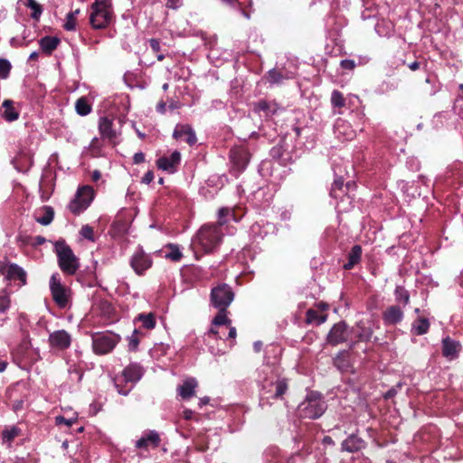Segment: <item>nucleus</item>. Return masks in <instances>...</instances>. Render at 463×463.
<instances>
[{"label": "nucleus", "instance_id": "1", "mask_svg": "<svg viewBox=\"0 0 463 463\" xmlns=\"http://www.w3.org/2000/svg\"><path fill=\"white\" fill-rule=\"evenodd\" d=\"M222 236L220 225L205 224L198 231L193 242L198 244L205 253H210L220 245Z\"/></svg>", "mask_w": 463, "mask_h": 463}, {"label": "nucleus", "instance_id": "2", "mask_svg": "<svg viewBox=\"0 0 463 463\" xmlns=\"http://www.w3.org/2000/svg\"><path fill=\"white\" fill-rule=\"evenodd\" d=\"M54 249L61 270L66 275H74L80 268V261L71 247L61 240L55 242Z\"/></svg>", "mask_w": 463, "mask_h": 463}, {"label": "nucleus", "instance_id": "3", "mask_svg": "<svg viewBox=\"0 0 463 463\" xmlns=\"http://www.w3.org/2000/svg\"><path fill=\"white\" fill-rule=\"evenodd\" d=\"M143 375V369L138 364H130L127 366L120 376L114 380L115 387L118 392L122 395H128L132 385L138 382Z\"/></svg>", "mask_w": 463, "mask_h": 463}, {"label": "nucleus", "instance_id": "4", "mask_svg": "<svg viewBox=\"0 0 463 463\" xmlns=\"http://www.w3.org/2000/svg\"><path fill=\"white\" fill-rule=\"evenodd\" d=\"M326 410V403L317 392H310L298 406V412L302 418L317 419Z\"/></svg>", "mask_w": 463, "mask_h": 463}, {"label": "nucleus", "instance_id": "5", "mask_svg": "<svg viewBox=\"0 0 463 463\" xmlns=\"http://www.w3.org/2000/svg\"><path fill=\"white\" fill-rule=\"evenodd\" d=\"M112 19V10L107 0H95L90 6V23L94 29L106 28Z\"/></svg>", "mask_w": 463, "mask_h": 463}, {"label": "nucleus", "instance_id": "6", "mask_svg": "<svg viewBox=\"0 0 463 463\" xmlns=\"http://www.w3.org/2000/svg\"><path fill=\"white\" fill-rule=\"evenodd\" d=\"M120 336L112 332H98L92 335V349L96 354L110 353L120 341Z\"/></svg>", "mask_w": 463, "mask_h": 463}, {"label": "nucleus", "instance_id": "7", "mask_svg": "<svg viewBox=\"0 0 463 463\" xmlns=\"http://www.w3.org/2000/svg\"><path fill=\"white\" fill-rule=\"evenodd\" d=\"M211 303L219 310H226L234 298L232 288L225 284H219L211 290Z\"/></svg>", "mask_w": 463, "mask_h": 463}, {"label": "nucleus", "instance_id": "8", "mask_svg": "<svg viewBox=\"0 0 463 463\" xmlns=\"http://www.w3.org/2000/svg\"><path fill=\"white\" fill-rule=\"evenodd\" d=\"M50 289L52 298L58 307L63 308L67 306L70 297V289L61 281L60 275L54 273L50 279Z\"/></svg>", "mask_w": 463, "mask_h": 463}, {"label": "nucleus", "instance_id": "9", "mask_svg": "<svg viewBox=\"0 0 463 463\" xmlns=\"http://www.w3.org/2000/svg\"><path fill=\"white\" fill-rule=\"evenodd\" d=\"M350 330L345 321L335 324L327 334L326 341L331 345H337L346 342L349 338Z\"/></svg>", "mask_w": 463, "mask_h": 463}, {"label": "nucleus", "instance_id": "10", "mask_svg": "<svg viewBox=\"0 0 463 463\" xmlns=\"http://www.w3.org/2000/svg\"><path fill=\"white\" fill-rule=\"evenodd\" d=\"M72 337L66 330L53 331L49 335L48 343L51 349L54 351H64L71 345Z\"/></svg>", "mask_w": 463, "mask_h": 463}, {"label": "nucleus", "instance_id": "11", "mask_svg": "<svg viewBox=\"0 0 463 463\" xmlns=\"http://www.w3.org/2000/svg\"><path fill=\"white\" fill-rule=\"evenodd\" d=\"M153 260L151 257L146 254L142 248H138L130 259V266L134 271L141 276L146 270L151 268Z\"/></svg>", "mask_w": 463, "mask_h": 463}, {"label": "nucleus", "instance_id": "12", "mask_svg": "<svg viewBox=\"0 0 463 463\" xmlns=\"http://www.w3.org/2000/svg\"><path fill=\"white\" fill-rule=\"evenodd\" d=\"M0 272L9 280H19L22 285L26 284V272L15 263H0Z\"/></svg>", "mask_w": 463, "mask_h": 463}, {"label": "nucleus", "instance_id": "13", "mask_svg": "<svg viewBox=\"0 0 463 463\" xmlns=\"http://www.w3.org/2000/svg\"><path fill=\"white\" fill-rule=\"evenodd\" d=\"M181 162V154L178 151H174L170 156H162L156 160V166L170 174L176 171L177 166Z\"/></svg>", "mask_w": 463, "mask_h": 463}, {"label": "nucleus", "instance_id": "14", "mask_svg": "<svg viewBox=\"0 0 463 463\" xmlns=\"http://www.w3.org/2000/svg\"><path fill=\"white\" fill-rule=\"evenodd\" d=\"M161 438L158 432L156 430H148L143 434V436L136 441L137 449H147L149 447L156 449L159 447Z\"/></svg>", "mask_w": 463, "mask_h": 463}, {"label": "nucleus", "instance_id": "15", "mask_svg": "<svg viewBox=\"0 0 463 463\" xmlns=\"http://www.w3.org/2000/svg\"><path fill=\"white\" fill-rule=\"evenodd\" d=\"M275 386V392L271 394L269 397L273 399H279L288 390V383L286 380H277L275 383L273 381L268 382L266 378L263 379L262 385V394H269L271 392L269 387Z\"/></svg>", "mask_w": 463, "mask_h": 463}, {"label": "nucleus", "instance_id": "16", "mask_svg": "<svg viewBox=\"0 0 463 463\" xmlns=\"http://www.w3.org/2000/svg\"><path fill=\"white\" fill-rule=\"evenodd\" d=\"M173 137L175 139L184 138L185 142L190 146L194 145L197 141L195 132L189 125H177L174 130Z\"/></svg>", "mask_w": 463, "mask_h": 463}, {"label": "nucleus", "instance_id": "17", "mask_svg": "<svg viewBox=\"0 0 463 463\" xmlns=\"http://www.w3.org/2000/svg\"><path fill=\"white\" fill-rule=\"evenodd\" d=\"M403 318V311L398 305H392L383 313V319L387 325H396Z\"/></svg>", "mask_w": 463, "mask_h": 463}, {"label": "nucleus", "instance_id": "18", "mask_svg": "<svg viewBox=\"0 0 463 463\" xmlns=\"http://www.w3.org/2000/svg\"><path fill=\"white\" fill-rule=\"evenodd\" d=\"M198 383L194 378H187L177 387V393L183 400H189L195 395Z\"/></svg>", "mask_w": 463, "mask_h": 463}, {"label": "nucleus", "instance_id": "19", "mask_svg": "<svg viewBox=\"0 0 463 463\" xmlns=\"http://www.w3.org/2000/svg\"><path fill=\"white\" fill-rule=\"evenodd\" d=\"M460 350V345L458 342L452 340L449 337H446L442 340V354L452 360L458 356Z\"/></svg>", "mask_w": 463, "mask_h": 463}, {"label": "nucleus", "instance_id": "20", "mask_svg": "<svg viewBox=\"0 0 463 463\" xmlns=\"http://www.w3.org/2000/svg\"><path fill=\"white\" fill-rule=\"evenodd\" d=\"M364 440L354 434L350 435L341 444L342 450L347 451L350 453L356 452V451L360 450L362 448H364Z\"/></svg>", "mask_w": 463, "mask_h": 463}, {"label": "nucleus", "instance_id": "21", "mask_svg": "<svg viewBox=\"0 0 463 463\" xmlns=\"http://www.w3.org/2000/svg\"><path fill=\"white\" fill-rule=\"evenodd\" d=\"M231 159L239 169H244L249 163L250 156L247 150L236 148L231 151Z\"/></svg>", "mask_w": 463, "mask_h": 463}, {"label": "nucleus", "instance_id": "22", "mask_svg": "<svg viewBox=\"0 0 463 463\" xmlns=\"http://www.w3.org/2000/svg\"><path fill=\"white\" fill-rule=\"evenodd\" d=\"M280 107L274 101L260 100L255 104V110L263 111L266 117H271L275 115Z\"/></svg>", "mask_w": 463, "mask_h": 463}, {"label": "nucleus", "instance_id": "23", "mask_svg": "<svg viewBox=\"0 0 463 463\" xmlns=\"http://www.w3.org/2000/svg\"><path fill=\"white\" fill-rule=\"evenodd\" d=\"M99 129L103 138L112 139L116 137V132L112 128V120L106 117L99 119Z\"/></svg>", "mask_w": 463, "mask_h": 463}, {"label": "nucleus", "instance_id": "24", "mask_svg": "<svg viewBox=\"0 0 463 463\" xmlns=\"http://www.w3.org/2000/svg\"><path fill=\"white\" fill-rule=\"evenodd\" d=\"M60 39L53 36H45L39 42L40 47L43 52L50 55L59 45Z\"/></svg>", "mask_w": 463, "mask_h": 463}, {"label": "nucleus", "instance_id": "25", "mask_svg": "<svg viewBox=\"0 0 463 463\" xmlns=\"http://www.w3.org/2000/svg\"><path fill=\"white\" fill-rule=\"evenodd\" d=\"M362 257V247L360 245H354L352 247L348 253V261L344 265L345 269H351L355 264L361 260Z\"/></svg>", "mask_w": 463, "mask_h": 463}, {"label": "nucleus", "instance_id": "26", "mask_svg": "<svg viewBox=\"0 0 463 463\" xmlns=\"http://www.w3.org/2000/svg\"><path fill=\"white\" fill-rule=\"evenodd\" d=\"M2 106L4 108L3 117L5 120L11 122L18 118L19 114L14 108L13 100L5 99Z\"/></svg>", "mask_w": 463, "mask_h": 463}, {"label": "nucleus", "instance_id": "27", "mask_svg": "<svg viewBox=\"0 0 463 463\" xmlns=\"http://www.w3.org/2000/svg\"><path fill=\"white\" fill-rule=\"evenodd\" d=\"M353 185H354L353 184L347 183L345 185L346 189L343 190L344 181L342 180V178H337L334 181V183L332 184L330 195L334 198H338L339 196H341L339 192H341L343 194H345V191H348L349 188Z\"/></svg>", "mask_w": 463, "mask_h": 463}, {"label": "nucleus", "instance_id": "28", "mask_svg": "<svg viewBox=\"0 0 463 463\" xmlns=\"http://www.w3.org/2000/svg\"><path fill=\"white\" fill-rule=\"evenodd\" d=\"M77 194L80 198V202L86 203V209H87L89 207V205L90 204L91 201L93 200V194H94L93 189L89 185L82 186L78 189Z\"/></svg>", "mask_w": 463, "mask_h": 463}, {"label": "nucleus", "instance_id": "29", "mask_svg": "<svg viewBox=\"0 0 463 463\" xmlns=\"http://www.w3.org/2000/svg\"><path fill=\"white\" fill-rule=\"evenodd\" d=\"M77 194L80 198V202L86 203V209H87L89 207V205L90 204L91 201L93 200V194H94L93 189L89 185L82 186L78 189Z\"/></svg>", "mask_w": 463, "mask_h": 463}, {"label": "nucleus", "instance_id": "30", "mask_svg": "<svg viewBox=\"0 0 463 463\" xmlns=\"http://www.w3.org/2000/svg\"><path fill=\"white\" fill-rule=\"evenodd\" d=\"M356 337L359 341H369L373 335V329L365 326L363 321L356 324Z\"/></svg>", "mask_w": 463, "mask_h": 463}, {"label": "nucleus", "instance_id": "31", "mask_svg": "<svg viewBox=\"0 0 463 463\" xmlns=\"http://www.w3.org/2000/svg\"><path fill=\"white\" fill-rule=\"evenodd\" d=\"M138 321L142 323V326L146 329H153L156 326V318L153 313L139 314L134 322Z\"/></svg>", "mask_w": 463, "mask_h": 463}, {"label": "nucleus", "instance_id": "32", "mask_svg": "<svg viewBox=\"0 0 463 463\" xmlns=\"http://www.w3.org/2000/svg\"><path fill=\"white\" fill-rule=\"evenodd\" d=\"M326 317L325 314H319L317 310L308 309L306 314V322L307 324L316 323L321 325L326 320Z\"/></svg>", "mask_w": 463, "mask_h": 463}, {"label": "nucleus", "instance_id": "33", "mask_svg": "<svg viewBox=\"0 0 463 463\" xmlns=\"http://www.w3.org/2000/svg\"><path fill=\"white\" fill-rule=\"evenodd\" d=\"M75 109L80 116H87L91 111V106L87 98L81 97L77 99L75 103Z\"/></svg>", "mask_w": 463, "mask_h": 463}, {"label": "nucleus", "instance_id": "34", "mask_svg": "<svg viewBox=\"0 0 463 463\" xmlns=\"http://www.w3.org/2000/svg\"><path fill=\"white\" fill-rule=\"evenodd\" d=\"M395 300L398 303L403 304V306H407L410 302V294L408 290L405 289L402 286H397L394 290Z\"/></svg>", "mask_w": 463, "mask_h": 463}, {"label": "nucleus", "instance_id": "35", "mask_svg": "<svg viewBox=\"0 0 463 463\" xmlns=\"http://www.w3.org/2000/svg\"><path fill=\"white\" fill-rule=\"evenodd\" d=\"M20 434L21 430L18 427L13 426L10 428H6L2 432V439L4 442L11 443Z\"/></svg>", "mask_w": 463, "mask_h": 463}, {"label": "nucleus", "instance_id": "36", "mask_svg": "<svg viewBox=\"0 0 463 463\" xmlns=\"http://www.w3.org/2000/svg\"><path fill=\"white\" fill-rule=\"evenodd\" d=\"M416 335H421L426 334L430 328V322L426 318H420L412 326Z\"/></svg>", "mask_w": 463, "mask_h": 463}, {"label": "nucleus", "instance_id": "37", "mask_svg": "<svg viewBox=\"0 0 463 463\" xmlns=\"http://www.w3.org/2000/svg\"><path fill=\"white\" fill-rule=\"evenodd\" d=\"M69 210L75 215L80 214L86 210V203L80 202V198L76 194L75 198L70 203Z\"/></svg>", "mask_w": 463, "mask_h": 463}, {"label": "nucleus", "instance_id": "38", "mask_svg": "<svg viewBox=\"0 0 463 463\" xmlns=\"http://www.w3.org/2000/svg\"><path fill=\"white\" fill-rule=\"evenodd\" d=\"M44 214L41 217L36 218V222L41 223L42 225H49L54 217V211L52 207L51 206H44L43 207Z\"/></svg>", "mask_w": 463, "mask_h": 463}, {"label": "nucleus", "instance_id": "39", "mask_svg": "<svg viewBox=\"0 0 463 463\" xmlns=\"http://www.w3.org/2000/svg\"><path fill=\"white\" fill-rule=\"evenodd\" d=\"M167 248L169 251L165 254L166 259L173 261H179L182 259L183 254L177 245L170 243L167 245Z\"/></svg>", "mask_w": 463, "mask_h": 463}, {"label": "nucleus", "instance_id": "40", "mask_svg": "<svg viewBox=\"0 0 463 463\" xmlns=\"http://www.w3.org/2000/svg\"><path fill=\"white\" fill-rule=\"evenodd\" d=\"M285 79V76L276 69L269 71L267 74V80L270 84H280Z\"/></svg>", "mask_w": 463, "mask_h": 463}, {"label": "nucleus", "instance_id": "41", "mask_svg": "<svg viewBox=\"0 0 463 463\" xmlns=\"http://www.w3.org/2000/svg\"><path fill=\"white\" fill-rule=\"evenodd\" d=\"M25 5L33 11V13L31 14V17L34 20H38L43 13L42 5L38 4L35 0H27Z\"/></svg>", "mask_w": 463, "mask_h": 463}, {"label": "nucleus", "instance_id": "42", "mask_svg": "<svg viewBox=\"0 0 463 463\" xmlns=\"http://www.w3.org/2000/svg\"><path fill=\"white\" fill-rule=\"evenodd\" d=\"M331 104L335 108H343L345 106V99L339 90H333L331 94Z\"/></svg>", "mask_w": 463, "mask_h": 463}, {"label": "nucleus", "instance_id": "43", "mask_svg": "<svg viewBox=\"0 0 463 463\" xmlns=\"http://www.w3.org/2000/svg\"><path fill=\"white\" fill-rule=\"evenodd\" d=\"M141 332L138 329H135L131 335L128 337V349L130 351H136L140 342Z\"/></svg>", "mask_w": 463, "mask_h": 463}, {"label": "nucleus", "instance_id": "44", "mask_svg": "<svg viewBox=\"0 0 463 463\" xmlns=\"http://www.w3.org/2000/svg\"><path fill=\"white\" fill-rule=\"evenodd\" d=\"M213 324L215 326H230L231 320L227 317L226 310H219L218 314L213 318Z\"/></svg>", "mask_w": 463, "mask_h": 463}, {"label": "nucleus", "instance_id": "45", "mask_svg": "<svg viewBox=\"0 0 463 463\" xmlns=\"http://www.w3.org/2000/svg\"><path fill=\"white\" fill-rule=\"evenodd\" d=\"M12 65L6 59H0V78L6 79L10 74Z\"/></svg>", "mask_w": 463, "mask_h": 463}, {"label": "nucleus", "instance_id": "46", "mask_svg": "<svg viewBox=\"0 0 463 463\" xmlns=\"http://www.w3.org/2000/svg\"><path fill=\"white\" fill-rule=\"evenodd\" d=\"M232 214V211L228 207H222L218 211V222L214 223L215 225H220L222 228V225L226 223V220L224 219L226 216Z\"/></svg>", "mask_w": 463, "mask_h": 463}, {"label": "nucleus", "instance_id": "47", "mask_svg": "<svg viewBox=\"0 0 463 463\" xmlns=\"http://www.w3.org/2000/svg\"><path fill=\"white\" fill-rule=\"evenodd\" d=\"M63 27L67 31H74L75 30V28H76L75 13L67 14L66 21H65Z\"/></svg>", "mask_w": 463, "mask_h": 463}, {"label": "nucleus", "instance_id": "48", "mask_svg": "<svg viewBox=\"0 0 463 463\" xmlns=\"http://www.w3.org/2000/svg\"><path fill=\"white\" fill-rule=\"evenodd\" d=\"M80 235L89 240L93 241H94V232L93 228L90 225H83L80 229Z\"/></svg>", "mask_w": 463, "mask_h": 463}, {"label": "nucleus", "instance_id": "49", "mask_svg": "<svg viewBox=\"0 0 463 463\" xmlns=\"http://www.w3.org/2000/svg\"><path fill=\"white\" fill-rule=\"evenodd\" d=\"M10 307V299L6 295H0V313H5Z\"/></svg>", "mask_w": 463, "mask_h": 463}, {"label": "nucleus", "instance_id": "50", "mask_svg": "<svg viewBox=\"0 0 463 463\" xmlns=\"http://www.w3.org/2000/svg\"><path fill=\"white\" fill-rule=\"evenodd\" d=\"M340 66L341 68H343L344 70H349V71H352L355 68L356 64L354 62V60H342L341 62H340Z\"/></svg>", "mask_w": 463, "mask_h": 463}, {"label": "nucleus", "instance_id": "51", "mask_svg": "<svg viewBox=\"0 0 463 463\" xmlns=\"http://www.w3.org/2000/svg\"><path fill=\"white\" fill-rule=\"evenodd\" d=\"M182 0H166L165 5L168 8L176 10L182 5Z\"/></svg>", "mask_w": 463, "mask_h": 463}, {"label": "nucleus", "instance_id": "52", "mask_svg": "<svg viewBox=\"0 0 463 463\" xmlns=\"http://www.w3.org/2000/svg\"><path fill=\"white\" fill-rule=\"evenodd\" d=\"M55 420H56V423L57 424L63 423V424H65V425H67L69 427L71 426L74 423V420L72 419L68 420V419H65L62 416H58V417H56Z\"/></svg>", "mask_w": 463, "mask_h": 463}, {"label": "nucleus", "instance_id": "53", "mask_svg": "<svg viewBox=\"0 0 463 463\" xmlns=\"http://www.w3.org/2000/svg\"><path fill=\"white\" fill-rule=\"evenodd\" d=\"M145 161V155L142 152H137L133 156V162L136 165L141 164Z\"/></svg>", "mask_w": 463, "mask_h": 463}, {"label": "nucleus", "instance_id": "54", "mask_svg": "<svg viewBox=\"0 0 463 463\" xmlns=\"http://www.w3.org/2000/svg\"><path fill=\"white\" fill-rule=\"evenodd\" d=\"M153 179H154V173H153V171H147L145 174V175L143 176L142 182L144 184H150L153 181Z\"/></svg>", "mask_w": 463, "mask_h": 463}, {"label": "nucleus", "instance_id": "55", "mask_svg": "<svg viewBox=\"0 0 463 463\" xmlns=\"http://www.w3.org/2000/svg\"><path fill=\"white\" fill-rule=\"evenodd\" d=\"M149 44H150L151 49L155 52H158L160 51V43H159L158 40H156V39H150L149 40Z\"/></svg>", "mask_w": 463, "mask_h": 463}, {"label": "nucleus", "instance_id": "56", "mask_svg": "<svg viewBox=\"0 0 463 463\" xmlns=\"http://www.w3.org/2000/svg\"><path fill=\"white\" fill-rule=\"evenodd\" d=\"M165 107H166L165 102H164L162 100V101L157 103V105H156V111L161 113V114H164L165 112Z\"/></svg>", "mask_w": 463, "mask_h": 463}, {"label": "nucleus", "instance_id": "57", "mask_svg": "<svg viewBox=\"0 0 463 463\" xmlns=\"http://www.w3.org/2000/svg\"><path fill=\"white\" fill-rule=\"evenodd\" d=\"M222 2L230 5L231 7H236L241 5L238 0H222Z\"/></svg>", "mask_w": 463, "mask_h": 463}, {"label": "nucleus", "instance_id": "58", "mask_svg": "<svg viewBox=\"0 0 463 463\" xmlns=\"http://www.w3.org/2000/svg\"><path fill=\"white\" fill-rule=\"evenodd\" d=\"M194 411L190 409H185L183 411V416L185 420H191L193 418Z\"/></svg>", "mask_w": 463, "mask_h": 463}, {"label": "nucleus", "instance_id": "59", "mask_svg": "<svg viewBox=\"0 0 463 463\" xmlns=\"http://www.w3.org/2000/svg\"><path fill=\"white\" fill-rule=\"evenodd\" d=\"M236 335H237L236 328L233 326H231L230 330H229V335H228L229 338L235 339Z\"/></svg>", "mask_w": 463, "mask_h": 463}, {"label": "nucleus", "instance_id": "60", "mask_svg": "<svg viewBox=\"0 0 463 463\" xmlns=\"http://www.w3.org/2000/svg\"><path fill=\"white\" fill-rule=\"evenodd\" d=\"M420 62H418V61H413V62L410 63V64L408 65V67H409L411 71H417V70H419V69H420Z\"/></svg>", "mask_w": 463, "mask_h": 463}, {"label": "nucleus", "instance_id": "61", "mask_svg": "<svg viewBox=\"0 0 463 463\" xmlns=\"http://www.w3.org/2000/svg\"><path fill=\"white\" fill-rule=\"evenodd\" d=\"M261 347H262V342H260V341H256L253 344V349L257 353H259L261 350Z\"/></svg>", "mask_w": 463, "mask_h": 463}, {"label": "nucleus", "instance_id": "62", "mask_svg": "<svg viewBox=\"0 0 463 463\" xmlns=\"http://www.w3.org/2000/svg\"><path fill=\"white\" fill-rule=\"evenodd\" d=\"M91 177L93 181H98L101 177V174L99 170H95L93 171Z\"/></svg>", "mask_w": 463, "mask_h": 463}, {"label": "nucleus", "instance_id": "63", "mask_svg": "<svg viewBox=\"0 0 463 463\" xmlns=\"http://www.w3.org/2000/svg\"><path fill=\"white\" fill-rule=\"evenodd\" d=\"M395 394H396V391L394 389H391L385 393L384 398L390 399V398H392Z\"/></svg>", "mask_w": 463, "mask_h": 463}, {"label": "nucleus", "instance_id": "64", "mask_svg": "<svg viewBox=\"0 0 463 463\" xmlns=\"http://www.w3.org/2000/svg\"><path fill=\"white\" fill-rule=\"evenodd\" d=\"M209 401H210L209 397L201 398L199 401V407L202 408L203 406L207 404L209 402Z\"/></svg>", "mask_w": 463, "mask_h": 463}]
</instances>
